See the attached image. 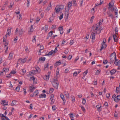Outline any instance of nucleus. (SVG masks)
Wrapping results in <instances>:
<instances>
[{"label": "nucleus", "instance_id": "1", "mask_svg": "<svg viewBox=\"0 0 120 120\" xmlns=\"http://www.w3.org/2000/svg\"><path fill=\"white\" fill-rule=\"evenodd\" d=\"M103 19L102 20H100L97 25L95 27L94 26H93L92 28V29L94 30V32L96 33L97 34H99L101 32V29L100 28H99L100 26L102 24L103 22Z\"/></svg>", "mask_w": 120, "mask_h": 120}, {"label": "nucleus", "instance_id": "2", "mask_svg": "<svg viewBox=\"0 0 120 120\" xmlns=\"http://www.w3.org/2000/svg\"><path fill=\"white\" fill-rule=\"evenodd\" d=\"M23 32V29H20L19 30L18 28H17L15 31V35L21 37L22 36Z\"/></svg>", "mask_w": 120, "mask_h": 120}, {"label": "nucleus", "instance_id": "3", "mask_svg": "<svg viewBox=\"0 0 120 120\" xmlns=\"http://www.w3.org/2000/svg\"><path fill=\"white\" fill-rule=\"evenodd\" d=\"M53 86L56 89H57L58 88L59 82L56 80L54 79L52 83Z\"/></svg>", "mask_w": 120, "mask_h": 120}, {"label": "nucleus", "instance_id": "4", "mask_svg": "<svg viewBox=\"0 0 120 120\" xmlns=\"http://www.w3.org/2000/svg\"><path fill=\"white\" fill-rule=\"evenodd\" d=\"M113 2H111L109 4V8L112 11H114L116 9V7H113Z\"/></svg>", "mask_w": 120, "mask_h": 120}, {"label": "nucleus", "instance_id": "5", "mask_svg": "<svg viewBox=\"0 0 120 120\" xmlns=\"http://www.w3.org/2000/svg\"><path fill=\"white\" fill-rule=\"evenodd\" d=\"M27 58V57L26 56L25 57L24 59H20L18 60V62L22 64L26 62Z\"/></svg>", "mask_w": 120, "mask_h": 120}, {"label": "nucleus", "instance_id": "6", "mask_svg": "<svg viewBox=\"0 0 120 120\" xmlns=\"http://www.w3.org/2000/svg\"><path fill=\"white\" fill-rule=\"evenodd\" d=\"M54 95L52 94L50 96V103L51 104H53L54 102V99H53Z\"/></svg>", "mask_w": 120, "mask_h": 120}, {"label": "nucleus", "instance_id": "7", "mask_svg": "<svg viewBox=\"0 0 120 120\" xmlns=\"http://www.w3.org/2000/svg\"><path fill=\"white\" fill-rule=\"evenodd\" d=\"M92 30H93V31H94V32H92L90 36V38H91L92 41H94L95 38V34L96 33H96L94 32V30L92 29Z\"/></svg>", "mask_w": 120, "mask_h": 120}, {"label": "nucleus", "instance_id": "8", "mask_svg": "<svg viewBox=\"0 0 120 120\" xmlns=\"http://www.w3.org/2000/svg\"><path fill=\"white\" fill-rule=\"evenodd\" d=\"M11 29L10 27L8 28L6 34L5 35V36L6 38L7 37H8L9 35V34L11 33Z\"/></svg>", "mask_w": 120, "mask_h": 120}, {"label": "nucleus", "instance_id": "9", "mask_svg": "<svg viewBox=\"0 0 120 120\" xmlns=\"http://www.w3.org/2000/svg\"><path fill=\"white\" fill-rule=\"evenodd\" d=\"M36 71L35 70H33L31 72H30L29 74L28 75V76H32L34 75L35 72Z\"/></svg>", "mask_w": 120, "mask_h": 120}, {"label": "nucleus", "instance_id": "10", "mask_svg": "<svg viewBox=\"0 0 120 120\" xmlns=\"http://www.w3.org/2000/svg\"><path fill=\"white\" fill-rule=\"evenodd\" d=\"M113 37L114 41L115 42H117L118 41V38L116 35V34H114L113 35Z\"/></svg>", "mask_w": 120, "mask_h": 120}, {"label": "nucleus", "instance_id": "11", "mask_svg": "<svg viewBox=\"0 0 120 120\" xmlns=\"http://www.w3.org/2000/svg\"><path fill=\"white\" fill-rule=\"evenodd\" d=\"M116 58H115L114 57H110V64H112L113 63L114 61L116 60H117L116 59Z\"/></svg>", "mask_w": 120, "mask_h": 120}, {"label": "nucleus", "instance_id": "12", "mask_svg": "<svg viewBox=\"0 0 120 120\" xmlns=\"http://www.w3.org/2000/svg\"><path fill=\"white\" fill-rule=\"evenodd\" d=\"M13 54V53L12 52H11V53L9 54L8 58V59L9 60H10L12 59Z\"/></svg>", "mask_w": 120, "mask_h": 120}, {"label": "nucleus", "instance_id": "13", "mask_svg": "<svg viewBox=\"0 0 120 120\" xmlns=\"http://www.w3.org/2000/svg\"><path fill=\"white\" fill-rule=\"evenodd\" d=\"M32 80L33 81V82L34 84H36L37 82L36 81V80L34 76H32L30 77V80Z\"/></svg>", "mask_w": 120, "mask_h": 120}, {"label": "nucleus", "instance_id": "14", "mask_svg": "<svg viewBox=\"0 0 120 120\" xmlns=\"http://www.w3.org/2000/svg\"><path fill=\"white\" fill-rule=\"evenodd\" d=\"M69 9L67 11L66 10L65 11V17L66 19H68V16L69 15V14L68 13Z\"/></svg>", "mask_w": 120, "mask_h": 120}, {"label": "nucleus", "instance_id": "15", "mask_svg": "<svg viewBox=\"0 0 120 120\" xmlns=\"http://www.w3.org/2000/svg\"><path fill=\"white\" fill-rule=\"evenodd\" d=\"M117 60H116L114 62V64L116 66L120 67V60L117 61Z\"/></svg>", "mask_w": 120, "mask_h": 120}, {"label": "nucleus", "instance_id": "16", "mask_svg": "<svg viewBox=\"0 0 120 120\" xmlns=\"http://www.w3.org/2000/svg\"><path fill=\"white\" fill-rule=\"evenodd\" d=\"M61 10L59 7L56 6L55 9V11L56 13H58V12Z\"/></svg>", "mask_w": 120, "mask_h": 120}, {"label": "nucleus", "instance_id": "17", "mask_svg": "<svg viewBox=\"0 0 120 120\" xmlns=\"http://www.w3.org/2000/svg\"><path fill=\"white\" fill-rule=\"evenodd\" d=\"M120 100V96L119 95H118L117 97H115L114 98V101L116 102Z\"/></svg>", "mask_w": 120, "mask_h": 120}, {"label": "nucleus", "instance_id": "18", "mask_svg": "<svg viewBox=\"0 0 120 120\" xmlns=\"http://www.w3.org/2000/svg\"><path fill=\"white\" fill-rule=\"evenodd\" d=\"M101 48L100 50V51H101L104 48H105L106 47V45L104 44H101Z\"/></svg>", "mask_w": 120, "mask_h": 120}, {"label": "nucleus", "instance_id": "19", "mask_svg": "<svg viewBox=\"0 0 120 120\" xmlns=\"http://www.w3.org/2000/svg\"><path fill=\"white\" fill-rule=\"evenodd\" d=\"M1 103L4 105H8V102H6L5 100L2 101V102H1Z\"/></svg>", "mask_w": 120, "mask_h": 120}, {"label": "nucleus", "instance_id": "20", "mask_svg": "<svg viewBox=\"0 0 120 120\" xmlns=\"http://www.w3.org/2000/svg\"><path fill=\"white\" fill-rule=\"evenodd\" d=\"M49 74L48 73V75H45V76H44L43 77V78L44 79L46 80H48L49 79Z\"/></svg>", "mask_w": 120, "mask_h": 120}, {"label": "nucleus", "instance_id": "21", "mask_svg": "<svg viewBox=\"0 0 120 120\" xmlns=\"http://www.w3.org/2000/svg\"><path fill=\"white\" fill-rule=\"evenodd\" d=\"M58 29L60 31V33L61 34H62L63 33V29L62 27H59Z\"/></svg>", "mask_w": 120, "mask_h": 120}, {"label": "nucleus", "instance_id": "22", "mask_svg": "<svg viewBox=\"0 0 120 120\" xmlns=\"http://www.w3.org/2000/svg\"><path fill=\"white\" fill-rule=\"evenodd\" d=\"M55 51H53L52 50L50 52H49L47 55L48 56H50L53 53H55Z\"/></svg>", "mask_w": 120, "mask_h": 120}, {"label": "nucleus", "instance_id": "23", "mask_svg": "<svg viewBox=\"0 0 120 120\" xmlns=\"http://www.w3.org/2000/svg\"><path fill=\"white\" fill-rule=\"evenodd\" d=\"M33 25H31V27H30V30L28 31V32H32L34 30Z\"/></svg>", "mask_w": 120, "mask_h": 120}, {"label": "nucleus", "instance_id": "24", "mask_svg": "<svg viewBox=\"0 0 120 120\" xmlns=\"http://www.w3.org/2000/svg\"><path fill=\"white\" fill-rule=\"evenodd\" d=\"M116 72V71L115 70L112 69L110 71V73L111 75H113L115 74Z\"/></svg>", "mask_w": 120, "mask_h": 120}, {"label": "nucleus", "instance_id": "25", "mask_svg": "<svg viewBox=\"0 0 120 120\" xmlns=\"http://www.w3.org/2000/svg\"><path fill=\"white\" fill-rule=\"evenodd\" d=\"M101 105H97L96 106V107L98 109V110L101 111Z\"/></svg>", "mask_w": 120, "mask_h": 120}, {"label": "nucleus", "instance_id": "26", "mask_svg": "<svg viewBox=\"0 0 120 120\" xmlns=\"http://www.w3.org/2000/svg\"><path fill=\"white\" fill-rule=\"evenodd\" d=\"M46 95L45 94H41L39 95V98H45L46 97Z\"/></svg>", "mask_w": 120, "mask_h": 120}, {"label": "nucleus", "instance_id": "27", "mask_svg": "<svg viewBox=\"0 0 120 120\" xmlns=\"http://www.w3.org/2000/svg\"><path fill=\"white\" fill-rule=\"evenodd\" d=\"M72 2H69L68 3V9L70 8L71 7V6L72 5Z\"/></svg>", "mask_w": 120, "mask_h": 120}, {"label": "nucleus", "instance_id": "28", "mask_svg": "<svg viewBox=\"0 0 120 120\" xmlns=\"http://www.w3.org/2000/svg\"><path fill=\"white\" fill-rule=\"evenodd\" d=\"M110 57H114L115 58H116V55L115 52H114L111 54Z\"/></svg>", "mask_w": 120, "mask_h": 120}, {"label": "nucleus", "instance_id": "29", "mask_svg": "<svg viewBox=\"0 0 120 120\" xmlns=\"http://www.w3.org/2000/svg\"><path fill=\"white\" fill-rule=\"evenodd\" d=\"M52 9L51 5V3H50L48 7L47 8L46 10L49 11L50 10V9Z\"/></svg>", "mask_w": 120, "mask_h": 120}, {"label": "nucleus", "instance_id": "30", "mask_svg": "<svg viewBox=\"0 0 120 120\" xmlns=\"http://www.w3.org/2000/svg\"><path fill=\"white\" fill-rule=\"evenodd\" d=\"M76 0H73L71 1V2H72V3H73V4L74 6H75L77 4Z\"/></svg>", "mask_w": 120, "mask_h": 120}, {"label": "nucleus", "instance_id": "31", "mask_svg": "<svg viewBox=\"0 0 120 120\" xmlns=\"http://www.w3.org/2000/svg\"><path fill=\"white\" fill-rule=\"evenodd\" d=\"M36 71H37V72H40L41 71L40 69L39 68V67H37L36 68Z\"/></svg>", "mask_w": 120, "mask_h": 120}, {"label": "nucleus", "instance_id": "32", "mask_svg": "<svg viewBox=\"0 0 120 120\" xmlns=\"http://www.w3.org/2000/svg\"><path fill=\"white\" fill-rule=\"evenodd\" d=\"M64 94H65L66 96L68 98H69V94L68 93L67 91H65L64 92Z\"/></svg>", "mask_w": 120, "mask_h": 120}, {"label": "nucleus", "instance_id": "33", "mask_svg": "<svg viewBox=\"0 0 120 120\" xmlns=\"http://www.w3.org/2000/svg\"><path fill=\"white\" fill-rule=\"evenodd\" d=\"M16 101L15 100L13 101L12 103H11V105L13 106L16 105Z\"/></svg>", "mask_w": 120, "mask_h": 120}, {"label": "nucleus", "instance_id": "34", "mask_svg": "<svg viewBox=\"0 0 120 120\" xmlns=\"http://www.w3.org/2000/svg\"><path fill=\"white\" fill-rule=\"evenodd\" d=\"M34 94L35 96L37 95L38 94V90H35V91L34 92Z\"/></svg>", "mask_w": 120, "mask_h": 120}, {"label": "nucleus", "instance_id": "35", "mask_svg": "<svg viewBox=\"0 0 120 120\" xmlns=\"http://www.w3.org/2000/svg\"><path fill=\"white\" fill-rule=\"evenodd\" d=\"M45 57H41L40 58L39 60V61H45Z\"/></svg>", "mask_w": 120, "mask_h": 120}, {"label": "nucleus", "instance_id": "36", "mask_svg": "<svg viewBox=\"0 0 120 120\" xmlns=\"http://www.w3.org/2000/svg\"><path fill=\"white\" fill-rule=\"evenodd\" d=\"M33 39L32 40V42H35L36 41V36H34L33 37Z\"/></svg>", "mask_w": 120, "mask_h": 120}, {"label": "nucleus", "instance_id": "37", "mask_svg": "<svg viewBox=\"0 0 120 120\" xmlns=\"http://www.w3.org/2000/svg\"><path fill=\"white\" fill-rule=\"evenodd\" d=\"M20 87V86H17L16 88V90L17 91L19 92V89Z\"/></svg>", "mask_w": 120, "mask_h": 120}, {"label": "nucleus", "instance_id": "38", "mask_svg": "<svg viewBox=\"0 0 120 120\" xmlns=\"http://www.w3.org/2000/svg\"><path fill=\"white\" fill-rule=\"evenodd\" d=\"M52 34V31H50L48 34V35L49 36H48V38H49V37L51 36Z\"/></svg>", "mask_w": 120, "mask_h": 120}, {"label": "nucleus", "instance_id": "39", "mask_svg": "<svg viewBox=\"0 0 120 120\" xmlns=\"http://www.w3.org/2000/svg\"><path fill=\"white\" fill-rule=\"evenodd\" d=\"M74 42V41L73 40H71L70 41L69 44L71 45H72L73 44Z\"/></svg>", "mask_w": 120, "mask_h": 120}, {"label": "nucleus", "instance_id": "40", "mask_svg": "<svg viewBox=\"0 0 120 120\" xmlns=\"http://www.w3.org/2000/svg\"><path fill=\"white\" fill-rule=\"evenodd\" d=\"M78 75L77 71H75L73 73V76L75 77L76 76Z\"/></svg>", "mask_w": 120, "mask_h": 120}, {"label": "nucleus", "instance_id": "41", "mask_svg": "<svg viewBox=\"0 0 120 120\" xmlns=\"http://www.w3.org/2000/svg\"><path fill=\"white\" fill-rule=\"evenodd\" d=\"M115 34H117V32L118 30V28L117 27H116L115 28Z\"/></svg>", "mask_w": 120, "mask_h": 120}, {"label": "nucleus", "instance_id": "42", "mask_svg": "<svg viewBox=\"0 0 120 120\" xmlns=\"http://www.w3.org/2000/svg\"><path fill=\"white\" fill-rule=\"evenodd\" d=\"M60 98L62 99V100L65 99L64 98V97L63 94H60Z\"/></svg>", "mask_w": 120, "mask_h": 120}, {"label": "nucleus", "instance_id": "43", "mask_svg": "<svg viewBox=\"0 0 120 120\" xmlns=\"http://www.w3.org/2000/svg\"><path fill=\"white\" fill-rule=\"evenodd\" d=\"M16 70H14L11 71L10 73V74H15L16 73Z\"/></svg>", "mask_w": 120, "mask_h": 120}, {"label": "nucleus", "instance_id": "44", "mask_svg": "<svg viewBox=\"0 0 120 120\" xmlns=\"http://www.w3.org/2000/svg\"><path fill=\"white\" fill-rule=\"evenodd\" d=\"M54 89L53 88H50L49 91V92L50 93H52Z\"/></svg>", "mask_w": 120, "mask_h": 120}, {"label": "nucleus", "instance_id": "45", "mask_svg": "<svg viewBox=\"0 0 120 120\" xmlns=\"http://www.w3.org/2000/svg\"><path fill=\"white\" fill-rule=\"evenodd\" d=\"M4 72H7L8 71L9 69L7 68H4L3 69Z\"/></svg>", "mask_w": 120, "mask_h": 120}, {"label": "nucleus", "instance_id": "46", "mask_svg": "<svg viewBox=\"0 0 120 120\" xmlns=\"http://www.w3.org/2000/svg\"><path fill=\"white\" fill-rule=\"evenodd\" d=\"M61 10L63 9L64 8V6L63 5H61L59 7Z\"/></svg>", "mask_w": 120, "mask_h": 120}, {"label": "nucleus", "instance_id": "47", "mask_svg": "<svg viewBox=\"0 0 120 120\" xmlns=\"http://www.w3.org/2000/svg\"><path fill=\"white\" fill-rule=\"evenodd\" d=\"M86 102V100L84 98H82V103L83 104H85Z\"/></svg>", "mask_w": 120, "mask_h": 120}, {"label": "nucleus", "instance_id": "48", "mask_svg": "<svg viewBox=\"0 0 120 120\" xmlns=\"http://www.w3.org/2000/svg\"><path fill=\"white\" fill-rule=\"evenodd\" d=\"M71 99L72 101L73 102H74L75 101V98L74 96H72L71 97Z\"/></svg>", "mask_w": 120, "mask_h": 120}, {"label": "nucleus", "instance_id": "49", "mask_svg": "<svg viewBox=\"0 0 120 120\" xmlns=\"http://www.w3.org/2000/svg\"><path fill=\"white\" fill-rule=\"evenodd\" d=\"M43 50H41L40 49L39 50V51L38 52V54L39 55H41V53L43 52L42 51Z\"/></svg>", "mask_w": 120, "mask_h": 120}, {"label": "nucleus", "instance_id": "50", "mask_svg": "<svg viewBox=\"0 0 120 120\" xmlns=\"http://www.w3.org/2000/svg\"><path fill=\"white\" fill-rule=\"evenodd\" d=\"M60 61H59L57 62H56L55 64L57 65H60Z\"/></svg>", "mask_w": 120, "mask_h": 120}, {"label": "nucleus", "instance_id": "51", "mask_svg": "<svg viewBox=\"0 0 120 120\" xmlns=\"http://www.w3.org/2000/svg\"><path fill=\"white\" fill-rule=\"evenodd\" d=\"M63 14H62L59 17V19L60 20H61L63 18Z\"/></svg>", "mask_w": 120, "mask_h": 120}, {"label": "nucleus", "instance_id": "52", "mask_svg": "<svg viewBox=\"0 0 120 120\" xmlns=\"http://www.w3.org/2000/svg\"><path fill=\"white\" fill-rule=\"evenodd\" d=\"M44 29L45 31H46L48 30V27L47 26L45 25V26Z\"/></svg>", "mask_w": 120, "mask_h": 120}, {"label": "nucleus", "instance_id": "53", "mask_svg": "<svg viewBox=\"0 0 120 120\" xmlns=\"http://www.w3.org/2000/svg\"><path fill=\"white\" fill-rule=\"evenodd\" d=\"M108 62V61L107 60H104L103 61V63L104 64H106Z\"/></svg>", "mask_w": 120, "mask_h": 120}, {"label": "nucleus", "instance_id": "54", "mask_svg": "<svg viewBox=\"0 0 120 120\" xmlns=\"http://www.w3.org/2000/svg\"><path fill=\"white\" fill-rule=\"evenodd\" d=\"M52 109L53 110H55L56 109V107L55 105H53L52 107Z\"/></svg>", "mask_w": 120, "mask_h": 120}, {"label": "nucleus", "instance_id": "55", "mask_svg": "<svg viewBox=\"0 0 120 120\" xmlns=\"http://www.w3.org/2000/svg\"><path fill=\"white\" fill-rule=\"evenodd\" d=\"M100 71L99 70H97L96 72V73L95 74L96 75H98Z\"/></svg>", "mask_w": 120, "mask_h": 120}, {"label": "nucleus", "instance_id": "56", "mask_svg": "<svg viewBox=\"0 0 120 120\" xmlns=\"http://www.w3.org/2000/svg\"><path fill=\"white\" fill-rule=\"evenodd\" d=\"M91 12L92 14H93L94 12V8H93L91 9Z\"/></svg>", "mask_w": 120, "mask_h": 120}, {"label": "nucleus", "instance_id": "57", "mask_svg": "<svg viewBox=\"0 0 120 120\" xmlns=\"http://www.w3.org/2000/svg\"><path fill=\"white\" fill-rule=\"evenodd\" d=\"M69 68H67L65 69L64 72L65 73H67L68 72V71H69Z\"/></svg>", "mask_w": 120, "mask_h": 120}, {"label": "nucleus", "instance_id": "58", "mask_svg": "<svg viewBox=\"0 0 120 120\" xmlns=\"http://www.w3.org/2000/svg\"><path fill=\"white\" fill-rule=\"evenodd\" d=\"M0 116L1 117H4L6 119V117H6L5 116H4L3 114H0Z\"/></svg>", "mask_w": 120, "mask_h": 120}, {"label": "nucleus", "instance_id": "59", "mask_svg": "<svg viewBox=\"0 0 120 120\" xmlns=\"http://www.w3.org/2000/svg\"><path fill=\"white\" fill-rule=\"evenodd\" d=\"M116 9L114 11H115V14L116 15H117V11L118 10L116 8Z\"/></svg>", "mask_w": 120, "mask_h": 120}, {"label": "nucleus", "instance_id": "60", "mask_svg": "<svg viewBox=\"0 0 120 120\" xmlns=\"http://www.w3.org/2000/svg\"><path fill=\"white\" fill-rule=\"evenodd\" d=\"M72 56L71 55H70L67 58V59L69 60H70L72 58Z\"/></svg>", "mask_w": 120, "mask_h": 120}, {"label": "nucleus", "instance_id": "61", "mask_svg": "<svg viewBox=\"0 0 120 120\" xmlns=\"http://www.w3.org/2000/svg\"><path fill=\"white\" fill-rule=\"evenodd\" d=\"M81 107L82 109V110L84 112L85 111V109L84 107L82 106H81Z\"/></svg>", "mask_w": 120, "mask_h": 120}, {"label": "nucleus", "instance_id": "62", "mask_svg": "<svg viewBox=\"0 0 120 120\" xmlns=\"http://www.w3.org/2000/svg\"><path fill=\"white\" fill-rule=\"evenodd\" d=\"M49 64L48 63H47V64H45L44 65L45 68H47L49 66Z\"/></svg>", "mask_w": 120, "mask_h": 120}, {"label": "nucleus", "instance_id": "63", "mask_svg": "<svg viewBox=\"0 0 120 120\" xmlns=\"http://www.w3.org/2000/svg\"><path fill=\"white\" fill-rule=\"evenodd\" d=\"M56 25H53L52 26V27L53 29H54L56 28Z\"/></svg>", "mask_w": 120, "mask_h": 120}, {"label": "nucleus", "instance_id": "64", "mask_svg": "<svg viewBox=\"0 0 120 120\" xmlns=\"http://www.w3.org/2000/svg\"><path fill=\"white\" fill-rule=\"evenodd\" d=\"M106 40L105 39H103V41L102 42L101 44H105L106 43Z\"/></svg>", "mask_w": 120, "mask_h": 120}]
</instances>
